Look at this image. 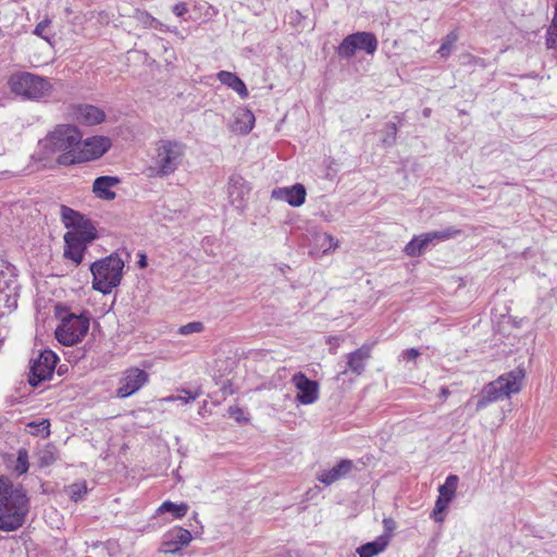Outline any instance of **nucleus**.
<instances>
[{
  "mask_svg": "<svg viewBox=\"0 0 557 557\" xmlns=\"http://www.w3.org/2000/svg\"><path fill=\"white\" fill-rule=\"evenodd\" d=\"M216 76L223 85L236 91L240 98L245 99L248 97V90L245 83L235 73L220 71Z\"/></svg>",
  "mask_w": 557,
  "mask_h": 557,
  "instance_id": "b1692460",
  "label": "nucleus"
},
{
  "mask_svg": "<svg viewBox=\"0 0 557 557\" xmlns=\"http://www.w3.org/2000/svg\"><path fill=\"white\" fill-rule=\"evenodd\" d=\"M61 216L64 226L70 232H77V234L85 235L87 239H95L97 237V231L95 226L79 212L66 207H61Z\"/></svg>",
  "mask_w": 557,
  "mask_h": 557,
  "instance_id": "ddd939ff",
  "label": "nucleus"
},
{
  "mask_svg": "<svg viewBox=\"0 0 557 557\" xmlns=\"http://www.w3.org/2000/svg\"><path fill=\"white\" fill-rule=\"evenodd\" d=\"M379 47L376 36L371 32H357L347 35L337 47V54L342 59H350L358 51L372 55Z\"/></svg>",
  "mask_w": 557,
  "mask_h": 557,
  "instance_id": "6e6552de",
  "label": "nucleus"
},
{
  "mask_svg": "<svg viewBox=\"0 0 557 557\" xmlns=\"http://www.w3.org/2000/svg\"><path fill=\"white\" fill-rule=\"evenodd\" d=\"M454 480H455V484H456L457 480H458L457 475L454 476Z\"/></svg>",
  "mask_w": 557,
  "mask_h": 557,
  "instance_id": "a18cd8bd",
  "label": "nucleus"
},
{
  "mask_svg": "<svg viewBox=\"0 0 557 557\" xmlns=\"http://www.w3.org/2000/svg\"><path fill=\"white\" fill-rule=\"evenodd\" d=\"M388 545V535H380L375 541L368 542L361 545L357 552L359 557H374L380 553L384 552V549Z\"/></svg>",
  "mask_w": 557,
  "mask_h": 557,
  "instance_id": "393cba45",
  "label": "nucleus"
},
{
  "mask_svg": "<svg viewBox=\"0 0 557 557\" xmlns=\"http://www.w3.org/2000/svg\"><path fill=\"white\" fill-rule=\"evenodd\" d=\"M523 377L524 371L518 368L488 383L480 395L476 408L481 409L490 403L507 398L511 394L518 393L521 389V381Z\"/></svg>",
  "mask_w": 557,
  "mask_h": 557,
  "instance_id": "0eeeda50",
  "label": "nucleus"
},
{
  "mask_svg": "<svg viewBox=\"0 0 557 557\" xmlns=\"http://www.w3.org/2000/svg\"><path fill=\"white\" fill-rule=\"evenodd\" d=\"M29 462H28V453L26 449L22 448L17 451V458L14 466V471L17 474H24L28 471Z\"/></svg>",
  "mask_w": 557,
  "mask_h": 557,
  "instance_id": "c756f323",
  "label": "nucleus"
},
{
  "mask_svg": "<svg viewBox=\"0 0 557 557\" xmlns=\"http://www.w3.org/2000/svg\"><path fill=\"white\" fill-rule=\"evenodd\" d=\"M228 414L238 423L248 422V419L245 417L244 410L238 406H231L228 408Z\"/></svg>",
  "mask_w": 557,
  "mask_h": 557,
  "instance_id": "72a5a7b5",
  "label": "nucleus"
},
{
  "mask_svg": "<svg viewBox=\"0 0 557 557\" xmlns=\"http://www.w3.org/2000/svg\"><path fill=\"white\" fill-rule=\"evenodd\" d=\"M352 467L354 465L351 460L343 459L332 469L322 471L318 475V480L325 485H331L346 476L351 471Z\"/></svg>",
  "mask_w": 557,
  "mask_h": 557,
  "instance_id": "5701e85b",
  "label": "nucleus"
},
{
  "mask_svg": "<svg viewBox=\"0 0 557 557\" xmlns=\"http://www.w3.org/2000/svg\"><path fill=\"white\" fill-rule=\"evenodd\" d=\"M165 401H175L177 400V396H168L166 398H164Z\"/></svg>",
  "mask_w": 557,
  "mask_h": 557,
  "instance_id": "37998d69",
  "label": "nucleus"
},
{
  "mask_svg": "<svg viewBox=\"0 0 557 557\" xmlns=\"http://www.w3.org/2000/svg\"><path fill=\"white\" fill-rule=\"evenodd\" d=\"M188 508V505L185 503L174 504L170 500H165L158 508V513L172 512L174 518L181 519L186 516Z\"/></svg>",
  "mask_w": 557,
  "mask_h": 557,
  "instance_id": "bb28decb",
  "label": "nucleus"
},
{
  "mask_svg": "<svg viewBox=\"0 0 557 557\" xmlns=\"http://www.w3.org/2000/svg\"><path fill=\"white\" fill-rule=\"evenodd\" d=\"M453 498V474L446 478L445 484L440 487V497L435 503V507L432 512V518L442 522L444 520L443 511L446 509L448 503Z\"/></svg>",
  "mask_w": 557,
  "mask_h": 557,
  "instance_id": "4be33fe9",
  "label": "nucleus"
},
{
  "mask_svg": "<svg viewBox=\"0 0 557 557\" xmlns=\"http://www.w3.org/2000/svg\"><path fill=\"white\" fill-rule=\"evenodd\" d=\"M181 393H182V395L177 396V400H181L184 404H188V403L195 400L199 396V393H193L187 389H182Z\"/></svg>",
  "mask_w": 557,
  "mask_h": 557,
  "instance_id": "c9c22d12",
  "label": "nucleus"
},
{
  "mask_svg": "<svg viewBox=\"0 0 557 557\" xmlns=\"http://www.w3.org/2000/svg\"><path fill=\"white\" fill-rule=\"evenodd\" d=\"M50 25H51V20L49 17L44 18L36 25L35 29H34V34L36 36L49 41V37L47 35V29L50 27Z\"/></svg>",
  "mask_w": 557,
  "mask_h": 557,
  "instance_id": "2f4dec72",
  "label": "nucleus"
},
{
  "mask_svg": "<svg viewBox=\"0 0 557 557\" xmlns=\"http://www.w3.org/2000/svg\"><path fill=\"white\" fill-rule=\"evenodd\" d=\"M391 129H392L393 134L395 135V134L397 133L396 124H394V123H393V124L391 125Z\"/></svg>",
  "mask_w": 557,
  "mask_h": 557,
  "instance_id": "c03bdc74",
  "label": "nucleus"
},
{
  "mask_svg": "<svg viewBox=\"0 0 557 557\" xmlns=\"http://www.w3.org/2000/svg\"><path fill=\"white\" fill-rule=\"evenodd\" d=\"M138 264H139L140 268H145L147 265V260H146V256L145 255L140 256Z\"/></svg>",
  "mask_w": 557,
  "mask_h": 557,
  "instance_id": "ea45409f",
  "label": "nucleus"
},
{
  "mask_svg": "<svg viewBox=\"0 0 557 557\" xmlns=\"http://www.w3.org/2000/svg\"><path fill=\"white\" fill-rule=\"evenodd\" d=\"M29 511V498L22 487L0 476V531L13 532L20 529Z\"/></svg>",
  "mask_w": 557,
  "mask_h": 557,
  "instance_id": "f257e3e1",
  "label": "nucleus"
},
{
  "mask_svg": "<svg viewBox=\"0 0 557 557\" xmlns=\"http://www.w3.org/2000/svg\"><path fill=\"white\" fill-rule=\"evenodd\" d=\"M74 117L79 124L92 126L103 122L106 113L98 107L79 104L74 109Z\"/></svg>",
  "mask_w": 557,
  "mask_h": 557,
  "instance_id": "a211bd4d",
  "label": "nucleus"
},
{
  "mask_svg": "<svg viewBox=\"0 0 557 557\" xmlns=\"http://www.w3.org/2000/svg\"><path fill=\"white\" fill-rule=\"evenodd\" d=\"M81 141L82 134L75 126L61 124L42 139L41 145L47 154H58L59 164L69 165L76 163Z\"/></svg>",
  "mask_w": 557,
  "mask_h": 557,
  "instance_id": "f03ea898",
  "label": "nucleus"
},
{
  "mask_svg": "<svg viewBox=\"0 0 557 557\" xmlns=\"http://www.w3.org/2000/svg\"><path fill=\"white\" fill-rule=\"evenodd\" d=\"M8 85L12 94L32 101H39L49 97L53 90L49 78L30 72L13 73L9 77Z\"/></svg>",
  "mask_w": 557,
  "mask_h": 557,
  "instance_id": "7ed1b4c3",
  "label": "nucleus"
},
{
  "mask_svg": "<svg viewBox=\"0 0 557 557\" xmlns=\"http://www.w3.org/2000/svg\"><path fill=\"white\" fill-rule=\"evenodd\" d=\"M124 261L117 253L95 261L90 265L92 288L102 294H109L122 280Z\"/></svg>",
  "mask_w": 557,
  "mask_h": 557,
  "instance_id": "20e7f679",
  "label": "nucleus"
},
{
  "mask_svg": "<svg viewBox=\"0 0 557 557\" xmlns=\"http://www.w3.org/2000/svg\"><path fill=\"white\" fill-rule=\"evenodd\" d=\"M372 345H362L360 348L347 355L348 369L357 374L361 375L366 369V363L371 357Z\"/></svg>",
  "mask_w": 557,
  "mask_h": 557,
  "instance_id": "aec40b11",
  "label": "nucleus"
},
{
  "mask_svg": "<svg viewBox=\"0 0 557 557\" xmlns=\"http://www.w3.org/2000/svg\"><path fill=\"white\" fill-rule=\"evenodd\" d=\"M557 42V24L550 23L546 32V47L548 49L555 48Z\"/></svg>",
  "mask_w": 557,
  "mask_h": 557,
  "instance_id": "473e14b6",
  "label": "nucleus"
},
{
  "mask_svg": "<svg viewBox=\"0 0 557 557\" xmlns=\"http://www.w3.org/2000/svg\"><path fill=\"white\" fill-rule=\"evenodd\" d=\"M91 240L87 239L85 235L77 234V232H66L64 235V257L78 265L83 261L87 243Z\"/></svg>",
  "mask_w": 557,
  "mask_h": 557,
  "instance_id": "2eb2a0df",
  "label": "nucleus"
},
{
  "mask_svg": "<svg viewBox=\"0 0 557 557\" xmlns=\"http://www.w3.org/2000/svg\"><path fill=\"white\" fill-rule=\"evenodd\" d=\"M297 389L296 400L300 405H312L320 396V385L317 381L310 380L304 372H296L290 380Z\"/></svg>",
  "mask_w": 557,
  "mask_h": 557,
  "instance_id": "f8f14e48",
  "label": "nucleus"
},
{
  "mask_svg": "<svg viewBox=\"0 0 557 557\" xmlns=\"http://www.w3.org/2000/svg\"><path fill=\"white\" fill-rule=\"evenodd\" d=\"M59 357L52 350H44L32 361L28 383L36 387L52 377Z\"/></svg>",
  "mask_w": 557,
  "mask_h": 557,
  "instance_id": "9d476101",
  "label": "nucleus"
},
{
  "mask_svg": "<svg viewBox=\"0 0 557 557\" xmlns=\"http://www.w3.org/2000/svg\"><path fill=\"white\" fill-rule=\"evenodd\" d=\"M119 184L120 178L116 176H99L94 181L92 193L99 199L113 200L116 194L112 188Z\"/></svg>",
  "mask_w": 557,
  "mask_h": 557,
  "instance_id": "412c9836",
  "label": "nucleus"
},
{
  "mask_svg": "<svg viewBox=\"0 0 557 557\" xmlns=\"http://www.w3.org/2000/svg\"><path fill=\"white\" fill-rule=\"evenodd\" d=\"M60 324L55 329V338L64 346H73L82 342L89 329V320L79 314L70 313L61 306L55 307Z\"/></svg>",
  "mask_w": 557,
  "mask_h": 557,
  "instance_id": "423d86ee",
  "label": "nucleus"
},
{
  "mask_svg": "<svg viewBox=\"0 0 557 557\" xmlns=\"http://www.w3.org/2000/svg\"><path fill=\"white\" fill-rule=\"evenodd\" d=\"M205 329L202 322H199V321H195V322H189L185 325H182L178 330V333L182 334V335H189L191 333H200L202 332Z\"/></svg>",
  "mask_w": 557,
  "mask_h": 557,
  "instance_id": "7c9ffc66",
  "label": "nucleus"
},
{
  "mask_svg": "<svg viewBox=\"0 0 557 557\" xmlns=\"http://www.w3.org/2000/svg\"><path fill=\"white\" fill-rule=\"evenodd\" d=\"M438 53L442 57H448L450 53V41H449V35H447V40L440 47Z\"/></svg>",
  "mask_w": 557,
  "mask_h": 557,
  "instance_id": "58836bf2",
  "label": "nucleus"
},
{
  "mask_svg": "<svg viewBox=\"0 0 557 557\" xmlns=\"http://www.w3.org/2000/svg\"><path fill=\"white\" fill-rule=\"evenodd\" d=\"M272 196L286 201L292 207H300L306 201V188L301 184L273 190Z\"/></svg>",
  "mask_w": 557,
  "mask_h": 557,
  "instance_id": "6ab92c4d",
  "label": "nucleus"
},
{
  "mask_svg": "<svg viewBox=\"0 0 557 557\" xmlns=\"http://www.w3.org/2000/svg\"><path fill=\"white\" fill-rule=\"evenodd\" d=\"M552 23L557 24V4L555 5V12Z\"/></svg>",
  "mask_w": 557,
  "mask_h": 557,
  "instance_id": "79ce46f5",
  "label": "nucleus"
},
{
  "mask_svg": "<svg viewBox=\"0 0 557 557\" xmlns=\"http://www.w3.org/2000/svg\"><path fill=\"white\" fill-rule=\"evenodd\" d=\"M172 11L176 16H183L188 12V8L185 2H178L173 7Z\"/></svg>",
  "mask_w": 557,
  "mask_h": 557,
  "instance_id": "4c0bfd02",
  "label": "nucleus"
},
{
  "mask_svg": "<svg viewBox=\"0 0 557 557\" xmlns=\"http://www.w3.org/2000/svg\"><path fill=\"white\" fill-rule=\"evenodd\" d=\"M383 527H384V534L388 535V543L391 542V539L393 536V533L396 529V522L393 518H384L383 519Z\"/></svg>",
  "mask_w": 557,
  "mask_h": 557,
  "instance_id": "f704fd0d",
  "label": "nucleus"
},
{
  "mask_svg": "<svg viewBox=\"0 0 557 557\" xmlns=\"http://www.w3.org/2000/svg\"><path fill=\"white\" fill-rule=\"evenodd\" d=\"M148 382V372L138 367H129L122 372L115 391L116 397L121 399L127 398L140 391Z\"/></svg>",
  "mask_w": 557,
  "mask_h": 557,
  "instance_id": "1a4fd4ad",
  "label": "nucleus"
},
{
  "mask_svg": "<svg viewBox=\"0 0 557 557\" xmlns=\"http://www.w3.org/2000/svg\"><path fill=\"white\" fill-rule=\"evenodd\" d=\"M449 238V231L423 233L412 237V239L404 247V253L410 258L420 257L429 246L436 245Z\"/></svg>",
  "mask_w": 557,
  "mask_h": 557,
  "instance_id": "9b49d317",
  "label": "nucleus"
},
{
  "mask_svg": "<svg viewBox=\"0 0 557 557\" xmlns=\"http://www.w3.org/2000/svg\"><path fill=\"white\" fill-rule=\"evenodd\" d=\"M191 540V533L187 529L175 527L165 534L161 552L164 554H175L182 547L187 546Z\"/></svg>",
  "mask_w": 557,
  "mask_h": 557,
  "instance_id": "dca6fc26",
  "label": "nucleus"
},
{
  "mask_svg": "<svg viewBox=\"0 0 557 557\" xmlns=\"http://www.w3.org/2000/svg\"><path fill=\"white\" fill-rule=\"evenodd\" d=\"M27 432L34 436L46 438L50 435V421L42 419L40 421H32L26 424Z\"/></svg>",
  "mask_w": 557,
  "mask_h": 557,
  "instance_id": "cd10ccee",
  "label": "nucleus"
},
{
  "mask_svg": "<svg viewBox=\"0 0 557 557\" xmlns=\"http://www.w3.org/2000/svg\"><path fill=\"white\" fill-rule=\"evenodd\" d=\"M255 125V115L250 110H240L235 120V129L240 134H248Z\"/></svg>",
  "mask_w": 557,
  "mask_h": 557,
  "instance_id": "a878e982",
  "label": "nucleus"
},
{
  "mask_svg": "<svg viewBox=\"0 0 557 557\" xmlns=\"http://www.w3.org/2000/svg\"><path fill=\"white\" fill-rule=\"evenodd\" d=\"M420 356V352L416 348H409L403 352V358L406 361H413Z\"/></svg>",
  "mask_w": 557,
  "mask_h": 557,
  "instance_id": "e433bc0d",
  "label": "nucleus"
},
{
  "mask_svg": "<svg viewBox=\"0 0 557 557\" xmlns=\"http://www.w3.org/2000/svg\"><path fill=\"white\" fill-rule=\"evenodd\" d=\"M251 190V187L248 182H246L239 175H233L228 182V197L231 203L237 208L243 209L247 205L248 196Z\"/></svg>",
  "mask_w": 557,
  "mask_h": 557,
  "instance_id": "f3484780",
  "label": "nucleus"
},
{
  "mask_svg": "<svg viewBox=\"0 0 557 557\" xmlns=\"http://www.w3.org/2000/svg\"><path fill=\"white\" fill-rule=\"evenodd\" d=\"M449 394L450 393H449L448 388L444 387V388L441 389V397L442 398L446 399L449 396Z\"/></svg>",
  "mask_w": 557,
  "mask_h": 557,
  "instance_id": "a19ab883",
  "label": "nucleus"
},
{
  "mask_svg": "<svg viewBox=\"0 0 557 557\" xmlns=\"http://www.w3.org/2000/svg\"><path fill=\"white\" fill-rule=\"evenodd\" d=\"M66 493L71 500L77 503L81 500L87 493V483L86 481L76 482L66 487Z\"/></svg>",
  "mask_w": 557,
  "mask_h": 557,
  "instance_id": "c85d7f7f",
  "label": "nucleus"
},
{
  "mask_svg": "<svg viewBox=\"0 0 557 557\" xmlns=\"http://www.w3.org/2000/svg\"><path fill=\"white\" fill-rule=\"evenodd\" d=\"M111 147V140L106 136H92L84 140L77 150L76 163L96 160L102 157Z\"/></svg>",
  "mask_w": 557,
  "mask_h": 557,
  "instance_id": "4468645a",
  "label": "nucleus"
},
{
  "mask_svg": "<svg viewBox=\"0 0 557 557\" xmlns=\"http://www.w3.org/2000/svg\"><path fill=\"white\" fill-rule=\"evenodd\" d=\"M185 156V144L171 139L159 140L152 157L156 175L164 177L173 174L183 163Z\"/></svg>",
  "mask_w": 557,
  "mask_h": 557,
  "instance_id": "39448f33",
  "label": "nucleus"
}]
</instances>
